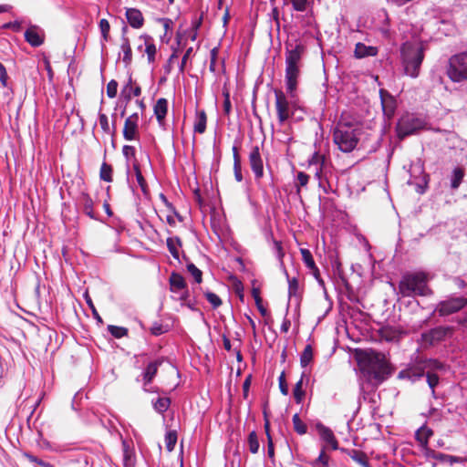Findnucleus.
I'll return each instance as SVG.
<instances>
[{
  "mask_svg": "<svg viewBox=\"0 0 467 467\" xmlns=\"http://www.w3.org/2000/svg\"><path fill=\"white\" fill-rule=\"evenodd\" d=\"M425 122L413 115L402 116L397 124V134L400 139H403L407 136L412 135L413 133L420 130L424 128Z\"/></svg>",
  "mask_w": 467,
  "mask_h": 467,
  "instance_id": "obj_7",
  "label": "nucleus"
},
{
  "mask_svg": "<svg viewBox=\"0 0 467 467\" xmlns=\"http://www.w3.org/2000/svg\"><path fill=\"white\" fill-rule=\"evenodd\" d=\"M354 53L357 58L374 57L378 54V48L372 46H366L363 43H357Z\"/></svg>",
  "mask_w": 467,
  "mask_h": 467,
  "instance_id": "obj_25",
  "label": "nucleus"
},
{
  "mask_svg": "<svg viewBox=\"0 0 467 467\" xmlns=\"http://www.w3.org/2000/svg\"><path fill=\"white\" fill-rule=\"evenodd\" d=\"M427 281L423 273L406 275L400 283V292L403 296H427L431 293Z\"/></svg>",
  "mask_w": 467,
  "mask_h": 467,
  "instance_id": "obj_5",
  "label": "nucleus"
},
{
  "mask_svg": "<svg viewBox=\"0 0 467 467\" xmlns=\"http://www.w3.org/2000/svg\"><path fill=\"white\" fill-rule=\"evenodd\" d=\"M449 327H438L421 335L422 345L434 346L439 342L444 340L450 333Z\"/></svg>",
  "mask_w": 467,
  "mask_h": 467,
  "instance_id": "obj_9",
  "label": "nucleus"
},
{
  "mask_svg": "<svg viewBox=\"0 0 467 467\" xmlns=\"http://www.w3.org/2000/svg\"><path fill=\"white\" fill-rule=\"evenodd\" d=\"M154 336H160L165 332L161 325L154 324L150 329Z\"/></svg>",
  "mask_w": 467,
  "mask_h": 467,
  "instance_id": "obj_64",
  "label": "nucleus"
},
{
  "mask_svg": "<svg viewBox=\"0 0 467 467\" xmlns=\"http://www.w3.org/2000/svg\"><path fill=\"white\" fill-rule=\"evenodd\" d=\"M422 454L426 457V459H434L438 460L440 462H449L451 464L453 462H457V458L454 456L443 454L441 452H436L434 450L426 447L424 450L421 451Z\"/></svg>",
  "mask_w": 467,
  "mask_h": 467,
  "instance_id": "obj_22",
  "label": "nucleus"
},
{
  "mask_svg": "<svg viewBox=\"0 0 467 467\" xmlns=\"http://www.w3.org/2000/svg\"><path fill=\"white\" fill-rule=\"evenodd\" d=\"M204 296L213 308H217L222 305V300L216 294L213 292H206Z\"/></svg>",
  "mask_w": 467,
  "mask_h": 467,
  "instance_id": "obj_49",
  "label": "nucleus"
},
{
  "mask_svg": "<svg viewBox=\"0 0 467 467\" xmlns=\"http://www.w3.org/2000/svg\"><path fill=\"white\" fill-rule=\"evenodd\" d=\"M366 360L368 364L365 369L375 384L382 383L390 375V369L384 354L376 351L368 352Z\"/></svg>",
  "mask_w": 467,
  "mask_h": 467,
  "instance_id": "obj_4",
  "label": "nucleus"
},
{
  "mask_svg": "<svg viewBox=\"0 0 467 467\" xmlns=\"http://www.w3.org/2000/svg\"><path fill=\"white\" fill-rule=\"evenodd\" d=\"M446 75L453 83L467 81V51L460 52L449 58Z\"/></svg>",
  "mask_w": 467,
  "mask_h": 467,
  "instance_id": "obj_6",
  "label": "nucleus"
},
{
  "mask_svg": "<svg viewBox=\"0 0 467 467\" xmlns=\"http://www.w3.org/2000/svg\"><path fill=\"white\" fill-rule=\"evenodd\" d=\"M308 181H309V176L303 172V171H299L296 175V186L297 187H304L306 186L307 183H308Z\"/></svg>",
  "mask_w": 467,
  "mask_h": 467,
  "instance_id": "obj_52",
  "label": "nucleus"
},
{
  "mask_svg": "<svg viewBox=\"0 0 467 467\" xmlns=\"http://www.w3.org/2000/svg\"><path fill=\"white\" fill-rule=\"evenodd\" d=\"M424 374V368L422 366H415L405 370H401L399 374V377L400 379H408L411 381H415L423 377Z\"/></svg>",
  "mask_w": 467,
  "mask_h": 467,
  "instance_id": "obj_21",
  "label": "nucleus"
},
{
  "mask_svg": "<svg viewBox=\"0 0 467 467\" xmlns=\"http://www.w3.org/2000/svg\"><path fill=\"white\" fill-rule=\"evenodd\" d=\"M310 273L313 275V276L315 277V279L321 285H324V281L322 280L321 276H320V272H319V269L317 268V265L314 266V268H310L309 269Z\"/></svg>",
  "mask_w": 467,
  "mask_h": 467,
  "instance_id": "obj_62",
  "label": "nucleus"
},
{
  "mask_svg": "<svg viewBox=\"0 0 467 467\" xmlns=\"http://www.w3.org/2000/svg\"><path fill=\"white\" fill-rule=\"evenodd\" d=\"M248 446H249V451L252 452V453H257L258 451H259V441H258V437H257V434L255 431H252L250 432L249 436H248Z\"/></svg>",
  "mask_w": 467,
  "mask_h": 467,
  "instance_id": "obj_41",
  "label": "nucleus"
},
{
  "mask_svg": "<svg viewBox=\"0 0 467 467\" xmlns=\"http://www.w3.org/2000/svg\"><path fill=\"white\" fill-rule=\"evenodd\" d=\"M306 374L303 373L301 379L296 382L293 389V396L297 404H300L305 398V390H303V381Z\"/></svg>",
  "mask_w": 467,
  "mask_h": 467,
  "instance_id": "obj_30",
  "label": "nucleus"
},
{
  "mask_svg": "<svg viewBox=\"0 0 467 467\" xmlns=\"http://www.w3.org/2000/svg\"><path fill=\"white\" fill-rule=\"evenodd\" d=\"M187 269L189 273L192 275L195 282L200 284L202 282V271L195 266L192 263L187 265Z\"/></svg>",
  "mask_w": 467,
  "mask_h": 467,
  "instance_id": "obj_48",
  "label": "nucleus"
},
{
  "mask_svg": "<svg viewBox=\"0 0 467 467\" xmlns=\"http://www.w3.org/2000/svg\"><path fill=\"white\" fill-rule=\"evenodd\" d=\"M328 460L329 457L325 453V451L322 450L319 456L315 461L314 465L320 463L323 467H328Z\"/></svg>",
  "mask_w": 467,
  "mask_h": 467,
  "instance_id": "obj_54",
  "label": "nucleus"
},
{
  "mask_svg": "<svg viewBox=\"0 0 467 467\" xmlns=\"http://www.w3.org/2000/svg\"><path fill=\"white\" fill-rule=\"evenodd\" d=\"M140 40L143 41L145 45V53L147 54L149 63H153L157 52L153 38L149 35H142L140 36Z\"/></svg>",
  "mask_w": 467,
  "mask_h": 467,
  "instance_id": "obj_20",
  "label": "nucleus"
},
{
  "mask_svg": "<svg viewBox=\"0 0 467 467\" xmlns=\"http://www.w3.org/2000/svg\"><path fill=\"white\" fill-rule=\"evenodd\" d=\"M162 359H156L148 364L145 371L143 372V384L146 386L150 383L157 374L159 367L161 365Z\"/></svg>",
  "mask_w": 467,
  "mask_h": 467,
  "instance_id": "obj_24",
  "label": "nucleus"
},
{
  "mask_svg": "<svg viewBox=\"0 0 467 467\" xmlns=\"http://www.w3.org/2000/svg\"><path fill=\"white\" fill-rule=\"evenodd\" d=\"M126 18L130 26L133 28L139 29L144 25L142 13L137 8H127Z\"/></svg>",
  "mask_w": 467,
  "mask_h": 467,
  "instance_id": "obj_19",
  "label": "nucleus"
},
{
  "mask_svg": "<svg viewBox=\"0 0 467 467\" xmlns=\"http://www.w3.org/2000/svg\"><path fill=\"white\" fill-rule=\"evenodd\" d=\"M279 388H280V391L283 395L288 394V387H287L284 373H282L281 376L279 377Z\"/></svg>",
  "mask_w": 467,
  "mask_h": 467,
  "instance_id": "obj_58",
  "label": "nucleus"
},
{
  "mask_svg": "<svg viewBox=\"0 0 467 467\" xmlns=\"http://www.w3.org/2000/svg\"><path fill=\"white\" fill-rule=\"evenodd\" d=\"M23 456L26 459H27L30 462L36 463V464H37L39 466H42V467H55L53 464H51L49 462H44V461L36 458V456L32 455L29 452H24Z\"/></svg>",
  "mask_w": 467,
  "mask_h": 467,
  "instance_id": "obj_47",
  "label": "nucleus"
},
{
  "mask_svg": "<svg viewBox=\"0 0 467 467\" xmlns=\"http://www.w3.org/2000/svg\"><path fill=\"white\" fill-rule=\"evenodd\" d=\"M464 177V171L462 168H455L452 172V178L451 182V187L452 189H458Z\"/></svg>",
  "mask_w": 467,
  "mask_h": 467,
  "instance_id": "obj_35",
  "label": "nucleus"
},
{
  "mask_svg": "<svg viewBox=\"0 0 467 467\" xmlns=\"http://www.w3.org/2000/svg\"><path fill=\"white\" fill-rule=\"evenodd\" d=\"M99 125L102 129V130L107 134H114L115 132V126L113 125V130L110 129L109 119L106 114L99 113Z\"/></svg>",
  "mask_w": 467,
  "mask_h": 467,
  "instance_id": "obj_42",
  "label": "nucleus"
},
{
  "mask_svg": "<svg viewBox=\"0 0 467 467\" xmlns=\"http://www.w3.org/2000/svg\"><path fill=\"white\" fill-rule=\"evenodd\" d=\"M139 114L133 113L124 122L123 137L126 140H134L139 133Z\"/></svg>",
  "mask_w": 467,
  "mask_h": 467,
  "instance_id": "obj_13",
  "label": "nucleus"
},
{
  "mask_svg": "<svg viewBox=\"0 0 467 467\" xmlns=\"http://www.w3.org/2000/svg\"><path fill=\"white\" fill-rule=\"evenodd\" d=\"M249 164L255 180L262 179L264 176V161L258 146H254L251 149L249 153Z\"/></svg>",
  "mask_w": 467,
  "mask_h": 467,
  "instance_id": "obj_10",
  "label": "nucleus"
},
{
  "mask_svg": "<svg viewBox=\"0 0 467 467\" xmlns=\"http://www.w3.org/2000/svg\"><path fill=\"white\" fill-rule=\"evenodd\" d=\"M108 331L116 338H121L128 335V329L126 327L114 325H109Z\"/></svg>",
  "mask_w": 467,
  "mask_h": 467,
  "instance_id": "obj_39",
  "label": "nucleus"
},
{
  "mask_svg": "<svg viewBox=\"0 0 467 467\" xmlns=\"http://www.w3.org/2000/svg\"><path fill=\"white\" fill-rule=\"evenodd\" d=\"M466 306L467 298L463 296L449 297L437 305L435 312L441 317L449 316L460 311Z\"/></svg>",
  "mask_w": 467,
  "mask_h": 467,
  "instance_id": "obj_8",
  "label": "nucleus"
},
{
  "mask_svg": "<svg viewBox=\"0 0 467 467\" xmlns=\"http://www.w3.org/2000/svg\"><path fill=\"white\" fill-rule=\"evenodd\" d=\"M381 106L384 114L388 118H391L395 111L394 100L392 97H389V99L381 98Z\"/></svg>",
  "mask_w": 467,
  "mask_h": 467,
  "instance_id": "obj_33",
  "label": "nucleus"
},
{
  "mask_svg": "<svg viewBox=\"0 0 467 467\" xmlns=\"http://www.w3.org/2000/svg\"><path fill=\"white\" fill-rule=\"evenodd\" d=\"M102 40L103 42H107L109 38V30H110V25L107 19H101L99 24Z\"/></svg>",
  "mask_w": 467,
  "mask_h": 467,
  "instance_id": "obj_45",
  "label": "nucleus"
},
{
  "mask_svg": "<svg viewBox=\"0 0 467 467\" xmlns=\"http://www.w3.org/2000/svg\"><path fill=\"white\" fill-rule=\"evenodd\" d=\"M348 455L351 457L353 461L358 462L363 467H370L368 457L365 452L358 450H352Z\"/></svg>",
  "mask_w": 467,
  "mask_h": 467,
  "instance_id": "obj_31",
  "label": "nucleus"
},
{
  "mask_svg": "<svg viewBox=\"0 0 467 467\" xmlns=\"http://www.w3.org/2000/svg\"><path fill=\"white\" fill-rule=\"evenodd\" d=\"M218 49L216 47L211 50V62H210V70L212 72H216V60H217Z\"/></svg>",
  "mask_w": 467,
  "mask_h": 467,
  "instance_id": "obj_55",
  "label": "nucleus"
},
{
  "mask_svg": "<svg viewBox=\"0 0 467 467\" xmlns=\"http://www.w3.org/2000/svg\"><path fill=\"white\" fill-rule=\"evenodd\" d=\"M317 430L318 431L320 438L327 445H329L332 450H337V448H338L337 441L333 431L329 428L324 426L323 424H317Z\"/></svg>",
  "mask_w": 467,
  "mask_h": 467,
  "instance_id": "obj_17",
  "label": "nucleus"
},
{
  "mask_svg": "<svg viewBox=\"0 0 467 467\" xmlns=\"http://www.w3.org/2000/svg\"><path fill=\"white\" fill-rule=\"evenodd\" d=\"M167 246L171 254V255L175 259H179V249L178 247L181 246V240L178 237L172 238L170 237L167 239Z\"/></svg>",
  "mask_w": 467,
  "mask_h": 467,
  "instance_id": "obj_34",
  "label": "nucleus"
},
{
  "mask_svg": "<svg viewBox=\"0 0 467 467\" xmlns=\"http://www.w3.org/2000/svg\"><path fill=\"white\" fill-rule=\"evenodd\" d=\"M79 202L83 207V211L85 214H87L88 217L95 219V213L93 212V200L90 198V196L87 193H82L79 199Z\"/></svg>",
  "mask_w": 467,
  "mask_h": 467,
  "instance_id": "obj_27",
  "label": "nucleus"
},
{
  "mask_svg": "<svg viewBox=\"0 0 467 467\" xmlns=\"http://www.w3.org/2000/svg\"><path fill=\"white\" fill-rule=\"evenodd\" d=\"M304 52V47L300 44L294 48L287 49L285 55V67H301V58Z\"/></svg>",
  "mask_w": 467,
  "mask_h": 467,
  "instance_id": "obj_15",
  "label": "nucleus"
},
{
  "mask_svg": "<svg viewBox=\"0 0 467 467\" xmlns=\"http://www.w3.org/2000/svg\"><path fill=\"white\" fill-rule=\"evenodd\" d=\"M122 153L127 159H129L130 157H134L135 156V148L130 145H125V146H123Z\"/></svg>",
  "mask_w": 467,
  "mask_h": 467,
  "instance_id": "obj_59",
  "label": "nucleus"
},
{
  "mask_svg": "<svg viewBox=\"0 0 467 467\" xmlns=\"http://www.w3.org/2000/svg\"><path fill=\"white\" fill-rule=\"evenodd\" d=\"M426 377H427L428 385L431 389L432 395L434 396V394H435L434 388L439 383V377L436 374L430 373V372H428L426 374Z\"/></svg>",
  "mask_w": 467,
  "mask_h": 467,
  "instance_id": "obj_50",
  "label": "nucleus"
},
{
  "mask_svg": "<svg viewBox=\"0 0 467 467\" xmlns=\"http://www.w3.org/2000/svg\"><path fill=\"white\" fill-rule=\"evenodd\" d=\"M192 51V48L190 47L186 50L185 54L183 55L181 65H180V72L181 73H182L184 71L186 62H187Z\"/></svg>",
  "mask_w": 467,
  "mask_h": 467,
  "instance_id": "obj_61",
  "label": "nucleus"
},
{
  "mask_svg": "<svg viewBox=\"0 0 467 467\" xmlns=\"http://www.w3.org/2000/svg\"><path fill=\"white\" fill-rule=\"evenodd\" d=\"M294 429L298 434H305L306 432V425L301 420L298 414H295L292 418Z\"/></svg>",
  "mask_w": 467,
  "mask_h": 467,
  "instance_id": "obj_43",
  "label": "nucleus"
},
{
  "mask_svg": "<svg viewBox=\"0 0 467 467\" xmlns=\"http://www.w3.org/2000/svg\"><path fill=\"white\" fill-rule=\"evenodd\" d=\"M275 97L276 115L280 125H285L298 110L302 109L296 93H294L293 97H289L287 93L285 94L282 90L275 89Z\"/></svg>",
  "mask_w": 467,
  "mask_h": 467,
  "instance_id": "obj_3",
  "label": "nucleus"
},
{
  "mask_svg": "<svg viewBox=\"0 0 467 467\" xmlns=\"http://www.w3.org/2000/svg\"><path fill=\"white\" fill-rule=\"evenodd\" d=\"M233 155H234V177L237 182H242L243 176H242V171H241V158L238 153V149L236 146L233 147Z\"/></svg>",
  "mask_w": 467,
  "mask_h": 467,
  "instance_id": "obj_29",
  "label": "nucleus"
},
{
  "mask_svg": "<svg viewBox=\"0 0 467 467\" xmlns=\"http://www.w3.org/2000/svg\"><path fill=\"white\" fill-rule=\"evenodd\" d=\"M169 282L172 293H179L187 287L184 278L178 273H171Z\"/></svg>",
  "mask_w": 467,
  "mask_h": 467,
  "instance_id": "obj_26",
  "label": "nucleus"
},
{
  "mask_svg": "<svg viewBox=\"0 0 467 467\" xmlns=\"http://www.w3.org/2000/svg\"><path fill=\"white\" fill-rule=\"evenodd\" d=\"M300 253L302 255V260H303L304 264L306 265V266L308 269L314 268V266L316 265V263L314 261L311 252L308 249L301 248Z\"/></svg>",
  "mask_w": 467,
  "mask_h": 467,
  "instance_id": "obj_40",
  "label": "nucleus"
},
{
  "mask_svg": "<svg viewBox=\"0 0 467 467\" xmlns=\"http://www.w3.org/2000/svg\"><path fill=\"white\" fill-rule=\"evenodd\" d=\"M299 76V67H285V81L286 93L289 95V97H293L294 93H296Z\"/></svg>",
  "mask_w": 467,
  "mask_h": 467,
  "instance_id": "obj_12",
  "label": "nucleus"
},
{
  "mask_svg": "<svg viewBox=\"0 0 467 467\" xmlns=\"http://www.w3.org/2000/svg\"><path fill=\"white\" fill-rule=\"evenodd\" d=\"M313 359V349L310 345L306 346L300 357V364L306 368Z\"/></svg>",
  "mask_w": 467,
  "mask_h": 467,
  "instance_id": "obj_37",
  "label": "nucleus"
},
{
  "mask_svg": "<svg viewBox=\"0 0 467 467\" xmlns=\"http://www.w3.org/2000/svg\"><path fill=\"white\" fill-rule=\"evenodd\" d=\"M122 42H121V51L123 53L122 61L125 64V66H129L131 63L132 60V51L130 44V40L126 36H122Z\"/></svg>",
  "mask_w": 467,
  "mask_h": 467,
  "instance_id": "obj_28",
  "label": "nucleus"
},
{
  "mask_svg": "<svg viewBox=\"0 0 467 467\" xmlns=\"http://www.w3.org/2000/svg\"><path fill=\"white\" fill-rule=\"evenodd\" d=\"M127 89H129L135 97H139L141 94V88L140 86L132 87L131 78H130L128 84L125 86V90Z\"/></svg>",
  "mask_w": 467,
  "mask_h": 467,
  "instance_id": "obj_56",
  "label": "nucleus"
},
{
  "mask_svg": "<svg viewBox=\"0 0 467 467\" xmlns=\"http://www.w3.org/2000/svg\"><path fill=\"white\" fill-rule=\"evenodd\" d=\"M206 114L203 110L197 112L196 121L194 123V131L202 134L206 129Z\"/></svg>",
  "mask_w": 467,
  "mask_h": 467,
  "instance_id": "obj_32",
  "label": "nucleus"
},
{
  "mask_svg": "<svg viewBox=\"0 0 467 467\" xmlns=\"http://www.w3.org/2000/svg\"><path fill=\"white\" fill-rule=\"evenodd\" d=\"M171 404L169 398H159L153 402V407L160 413L165 412Z\"/></svg>",
  "mask_w": 467,
  "mask_h": 467,
  "instance_id": "obj_38",
  "label": "nucleus"
},
{
  "mask_svg": "<svg viewBox=\"0 0 467 467\" xmlns=\"http://www.w3.org/2000/svg\"><path fill=\"white\" fill-rule=\"evenodd\" d=\"M275 249L276 256H277L278 260L280 261V265L284 268V273L285 274L286 278H287L289 296H296L298 295V291H299V283H298L297 278H296V277L290 278L289 277L287 271L285 270V268L284 266L283 257H284L285 254L283 252L281 243L275 241Z\"/></svg>",
  "mask_w": 467,
  "mask_h": 467,
  "instance_id": "obj_11",
  "label": "nucleus"
},
{
  "mask_svg": "<svg viewBox=\"0 0 467 467\" xmlns=\"http://www.w3.org/2000/svg\"><path fill=\"white\" fill-rule=\"evenodd\" d=\"M100 179L105 182L112 181V167L106 162H103L100 167Z\"/></svg>",
  "mask_w": 467,
  "mask_h": 467,
  "instance_id": "obj_44",
  "label": "nucleus"
},
{
  "mask_svg": "<svg viewBox=\"0 0 467 467\" xmlns=\"http://www.w3.org/2000/svg\"><path fill=\"white\" fill-rule=\"evenodd\" d=\"M26 41L32 47H40L45 40V32L37 26H30L25 32Z\"/></svg>",
  "mask_w": 467,
  "mask_h": 467,
  "instance_id": "obj_14",
  "label": "nucleus"
},
{
  "mask_svg": "<svg viewBox=\"0 0 467 467\" xmlns=\"http://www.w3.org/2000/svg\"><path fill=\"white\" fill-rule=\"evenodd\" d=\"M433 435L432 430L424 426H421L415 433L416 441L419 442L420 450H424L428 446L429 439Z\"/></svg>",
  "mask_w": 467,
  "mask_h": 467,
  "instance_id": "obj_23",
  "label": "nucleus"
},
{
  "mask_svg": "<svg viewBox=\"0 0 467 467\" xmlns=\"http://www.w3.org/2000/svg\"><path fill=\"white\" fill-rule=\"evenodd\" d=\"M358 124L340 119L334 129L333 140L341 151L350 152L358 144Z\"/></svg>",
  "mask_w": 467,
  "mask_h": 467,
  "instance_id": "obj_2",
  "label": "nucleus"
},
{
  "mask_svg": "<svg viewBox=\"0 0 467 467\" xmlns=\"http://www.w3.org/2000/svg\"><path fill=\"white\" fill-rule=\"evenodd\" d=\"M400 55L404 73L410 78H417L424 58L422 45L415 42H406L401 46Z\"/></svg>",
  "mask_w": 467,
  "mask_h": 467,
  "instance_id": "obj_1",
  "label": "nucleus"
},
{
  "mask_svg": "<svg viewBox=\"0 0 467 467\" xmlns=\"http://www.w3.org/2000/svg\"><path fill=\"white\" fill-rule=\"evenodd\" d=\"M326 158L319 152H315L309 160V168L314 170L316 178L321 183L322 171L325 164Z\"/></svg>",
  "mask_w": 467,
  "mask_h": 467,
  "instance_id": "obj_18",
  "label": "nucleus"
},
{
  "mask_svg": "<svg viewBox=\"0 0 467 467\" xmlns=\"http://www.w3.org/2000/svg\"><path fill=\"white\" fill-rule=\"evenodd\" d=\"M177 441V435L174 431H169L165 435V443L166 448L169 451H171L174 449V446Z\"/></svg>",
  "mask_w": 467,
  "mask_h": 467,
  "instance_id": "obj_46",
  "label": "nucleus"
},
{
  "mask_svg": "<svg viewBox=\"0 0 467 467\" xmlns=\"http://www.w3.org/2000/svg\"><path fill=\"white\" fill-rule=\"evenodd\" d=\"M295 10L304 12L306 9L307 0H291Z\"/></svg>",
  "mask_w": 467,
  "mask_h": 467,
  "instance_id": "obj_53",
  "label": "nucleus"
},
{
  "mask_svg": "<svg viewBox=\"0 0 467 467\" xmlns=\"http://www.w3.org/2000/svg\"><path fill=\"white\" fill-rule=\"evenodd\" d=\"M154 115L160 127H164L165 117L168 112V100L164 98L159 99L153 107Z\"/></svg>",
  "mask_w": 467,
  "mask_h": 467,
  "instance_id": "obj_16",
  "label": "nucleus"
},
{
  "mask_svg": "<svg viewBox=\"0 0 467 467\" xmlns=\"http://www.w3.org/2000/svg\"><path fill=\"white\" fill-rule=\"evenodd\" d=\"M118 82L116 80H110L107 85V95L109 98L113 99L117 95Z\"/></svg>",
  "mask_w": 467,
  "mask_h": 467,
  "instance_id": "obj_51",
  "label": "nucleus"
},
{
  "mask_svg": "<svg viewBox=\"0 0 467 467\" xmlns=\"http://www.w3.org/2000/svg\"><path fill=\"white\" fill-rule=\"evenodd\" d=\"M224 100H223V111L225 114H230L232 105L230 101V95L228 91L223 92Z\"/></svg>",
  "mask_w": 467,
  "mask_h": 467,
  "instance_id": "obj_57",
  "label": "nucleus"
},
{
  "mask_svg": "<svg viewBox=\"0 0 467 467\" xmlns=\"http://www.w3.org/2000/svg\"><path fill=\"white\" fill-rule=\"evenodd\" d=\"M277 133H281L282 134V137L279 138L280 141L285 142V143H289L292 140V137L290 136V134L288 132V129L284 130V131H282V132L277 130Z\"/></svg>",
  "mask_w": 467,
  "mask_h": 467,
  "instance_id": "obj_63",
  "label": "nucleus"
},
{
  "mask_svg": "<svg viewBox=\"0 0 467 467\" xmlns=\"http://www.w3.org/2000/svg\"><path fill=\"white\" fill-rule=\"evenodd\" d=\"M133 169L136 175V180L138 182V184L140 185L141 191L146 193L147 192V182L140 171V165L137 161H134L133 163Z\"/></svg>",
  "mask_w": 467,
  "mask_h": 467,
  "instance_id": "obj_36",
  "label": "nucleus"
},
{
  "mask_svg": "<svg viewBox=\"0 0 467 467\" xmlns=\"http://www.w3.org/2000/svg\"><path fill=\"white\" fill-rule=\"evenodd\" d=\"M7 78H8V76H7L5 67H4V65L2 63H0V81L4 87H6V85H7Z\"/></svg>",
  "mask_w": 467,
  "mask_h": 467,
  "instance_id": "obj_60",
  "label": "nucleus"
}]
</instances>
